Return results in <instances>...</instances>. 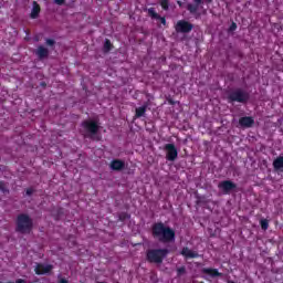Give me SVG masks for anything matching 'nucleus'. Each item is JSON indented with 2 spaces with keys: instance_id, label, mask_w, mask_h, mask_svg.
I'll use <instances>...</instances> for the list:
<instances>
[{
  "instance_id": "4",
  "label": "nucleus",
  "mask_w": 283,
  "mask_h": 283,
  "mask_svg": "<svg viewBox=\"0 0 283 283\" xmlns=\"http://www.w3.org/2000/svg\"><path fill=\"white\" fill-rule=\"evenodd\" d=\"M82 127H84L86 136H88V138H93V140H101V137L96 136V134L98 133V124H96V122H83Z\"/></svg>"
},
{
  "instance_id": "15",
  "label": "nucleus",
  "mask_w": 283,
  "mask_h": 283,
  "mask_svg": "<svg viewBox=\"0 0 283 283\" xmlns=\"http://www.w3.org/2000/svg\"><path fill=\"white\" fill-rule=\"evenodd\" d=\"M203 273L210 275V277H220V275H222V273L218 272L216 269H203Z\"/></svg>"
},
{
  "instance_id": "7",
  "label": "nucleus",
  "mask_w": 283,
  "mask_h": 283,
  "mask_svg": "<svg viewBox=\"0 0 283 283\" xmlns=\"http://www.w3.org/2000/svg\"><path fill=\"white\" fill-rule=\"evenodd\" d=\"M165 150L167 151V160L174 161L176 160V158H178V149H176V146L174 144H166Z\"/></svg>"
},
{
  "instance_id": "21",
  "label": "nucleus",
  "mask_w": 283,
  "mask_h": 283,
  "mask_svg": "<svg viewBox=\"0 0 283 283\" xmlns=\"http://www.w3.org/2000/svg\"><path fill=\"white\" fill-rule=\"evenodd\" d=\"M109 48H112V42H109V40H106L104 43L105 52H109Z\"/></svg>"
},
{
  "instance_id": "5",
  "label": "nucleus",
  "mask_w": 283,
  "mask_h": 283,
  "mask_svg": "<svg viewBox=\"0 0 283 283\" xmlns=\"http://www.w3.org/2000/svg\"><path fill=\"white\" fill-rule=\"evenodd\" d=\"M230 103H247L249 101V93L243 90H235L229 94Z\"/></svg>"
},
{
  "instance_id": "17",
  "label": "nucleus",
  "mask_w": 283,
  "mask_h": 283,
  "mask_svg": "<svg viewBox=\"0 0 283 283\" xmlns=\"http://www.w3.org/2000/svg\"><path fill=\"white\" fill-rule=\"evenodd\" d=\"M274 169H282L283 167V157H279L273 163Z\"/></svg>"
},
{
  "instance_id": "6",
  "label": "nucleus",
  "mask_w": 283,
  "mask_h": 283,
  "mask_svg": "<svg viewBox=\"0 0 283 283\" xmlns=\"http://www.w3.org/2000/svg\"><path fill=\"white\" fill-rule=\"evenodd\" d=\"M175 30H176V32H181L184 34H187V33L191 32V30H193V24H191L185 20H181V21L177 22Z\"/></svg>"
},
{
  "instance_id": "2",
  "label": "nucleus",
  "mask_w": 283,
  "mask_h": 283,
  "mask_svg": "<svg viewBox=\"0 0 283 283\" xmlns=\"http://www.w3.org/2000/svg\"><path fill=\"white\" fill-rule=\"evenodd\" d=\"M15 224V231H18V233H30V231H32V218L28 214H19Z\"/></svg>"
},
{
  "instance_id": "20",
  "label": "nucleus",
  "mask_w": 283,
  "mask_h": 283,
  "mask_svg": "<svg viewBox=\"0 0 283 283\" xmlns=\"http://www.w3.org/2000/svg\"><path fill=\"white\" fill-rule=\"evenodd\" d=\"M160 6L164 10H169V1L167 0H161Z\"/></svg>"
},
{
  "instance_id": "25",
  "label": "nucleus",
  "mask_w": 283,
  "mask_h": 283,
  "mask_svg": "<svg viewBox=\"0 0 283 283\" xmlns=\"http://www.w3.org/2000/svg\"><path fill=\"white\" fill-rule=\"evenodd\" d=\"M0 190L6 192V184L4 182H0Z\"/></svg>"
},
{
  "instance_id": "1",
  "label": "nucleus",
  "mask_w": 283,
  "mask_h": 283,
  "mask_svg": "<svg viewBox=\"0 0 283 283\" xmlns=\"http://www.w3.org/2000/svg\"><path fill=\"white\" fill-rule=\"evenodd\" d=\"M153 235L159 242H174L176 240V232L171 228L165 227L164 223L154 224Z\"/></svg>"
},
{
  "instance_id": "31",
  "label": "nucleus",
  "mask_w": 283,
  "mask_h": 283,
  "mask_svg": "<svg viewBox=\"0 0 283 283\" xmlns=\"http://www.w3.org/2000/svg\"><path fill=\"white\" fill-rule=\"evenodd\" d=\"M206 1H208V3H211L212 0H206Z\"/></svg>"
},
{
  "instance_id": "19",
  "label": "nucleus",
  "mask_w": 283,
  "mask_h": 283,
  "mask_svg": "<svg viewBox=\"0 0 283 283\" xmlns=\"http://www.w3.org/2000/svg\"><path fill=\"white\" fill-rule=\"evenodd\" d=\"M261 228L263 231H266L269 229V221L266 219L261 220Z\"/></svg>"
},
{
  "instance_id": "12",
  "label": "nucleus",
  "mask_w": 283,
  "mask_h": 283,
  "mask_svg": "<svg viewBox=\"0 0 283 283\" xmlns=\"http://www.w3.org/2000/svg\"><path fill=\"white\" fill-rule=\"evenodd\" d=\"M255 120L253 119V117H241L239 119V125L241 127H253Z\"/></svg>"
},
{
  "instance_id": "11",
  "label": "nucleus",
  "mask_w": 283,
  "mask_h": 283,
  "mask_svg": "<svg viewBox=\"0 0 283 283\" xmlns=\"http://www.w3.org/2000/svg\"><path fill=\"white\" fill-rule=\"evenodd\" d=\"M50 271H52V265L38 264L35 266L36 275H45V273H50Z\"/></svg>"
},
{
  "instance_id": "14",
  "label": "nucleus",
  "mask_w": 283,
  "mask_h": 283,
  "mask_svg": "<svg viewBox=\"0 0 283 283\" xmlns=\"http://www.w3.org/2000/svg\"><path fill=\"white\" fill-rule=\"evenodd\" d=\"M40 12H41V7L39 6V3H36V1H34L32 11H31V19H36Z\"/></svg>"
},
{
  "instance_id": "24",
  "label": "nucleus",
  "mask_w": 283,
  "mask_h": 283,
  "mask_svg": "<svg viewBox=\"0 0 283 283\" xmlns=\"http://www.w3.org/2000/svg\"><path fill=\"white\" fill-rule=\"evenodd\" d=\"M54 3H56L57 6H63V3H65V0H53Z\"/></svg>"
},
{
  "instance_id": "16",
  "label": "nucleus",
  "mask_w": 283,
  "mask_h": 283,
  "mask_svg": "<svg viewBox=\"0 0 283 283\" xmlns=\"http://www.w3.org/2000/svg\"><path fill=\"white\" fill-rule=\"evenodd\" d=\"M145 112H147V106L137 107L135 113L136 118H140L142 116H145Z\"/></svg>"
},
{
  "instance_id": "13",
  "label": "nucleus",
  "mask_w": 283,
  "mask_h": 283,
  "mask_svg": "<svg viewBox=\"0 0 283 283\" xmlns=\"http://www.w3.org/2000/svg\"><path fill=\"white\" fill-rule=\"evenodd\" d=\"M35 54L39 56V59H48L50 51L45 46L40 45L38 46Z\"/></svg>"
},
{
  "instance_id": "9",
  "label": "nucleus",
  "mask_w": 283,
  "mask_h": 283,
  "mask_svg": "<svg viewBox=\"0 0 283 283\" xmlns=\"http://www.w3.org/2000/svg\"><path fill=\"white\" fill-rule=\"evenodd\" d=\"M109 168L113 171H123V169H125V161L120 159H114L113 161H111Z\"/></svg>"
},
{
  "instance_id": "27",
  "label": "nucleus",
  "mask_w": 283,
  "mask_h": 283,
  "mask_svg": "<svg viewBox=\"0 0 283 283\" xmlns=\"http://www.w3.org/2000/svg\"><path fill=\"white\" fill-rule=\"evenodd\" d=\"M195 3H197V6H200V3H202L205 0H193Z\"/></svg>"
},
{
  "instance_id": "23",
  "label": "nucleus",
  "mask_w": 283,
  "mask_h": 283,
  "mask_svg": "<svg viewBox=\"0 0 283 283\" xmlns=\"http://www.w3.org/2000/svg\"><path fill=\"white\" fill-rule=\"evenodd\" d=\"M54 40H52V39H46V45H50V46H52V45H54Z\"/></svg>"
},
{
  "instance_id": "10",
  "label": "nucleus",
  "mask_w": 283,
  "mask_h": 283,
  "mask_svg": "<svg viewBox=\"0 0 283 283\" xmlns=\"http://www.w3.org/2000/svg\"><path fill=\"white\" fill-rule=\"evenodd\" d=\"M181 255H184V258H186L187 260H191L193 258H198L199 256L197 251H193V250H191L189 248H184L181 250Z\"/></svg>"
},
{
  "instance_id": "22",
  "label": "nucleus",
  "mask_w": 283,
  "mask_h": 283,
  "mask_svg": "<svg viewBox=\"0 0 283 283\" xmlns=\"http://www.w3.org/2000/svg\"><path fill=\"white\" fill-rule=\"evenodd\" d=\"M188 10L190 12H198V4L193 6V4H188Z\"/></svg>"
},
{
  "instance_id": "8",
  "label": "nucleus",
  "mask_w": 283,
  "mask_h": 283,
  "mask_svg": "<svg viewBox=\"0 0 283 283\" xmlns=\"http://www.w3.org/2000/svg\"><path fill=\"white\" fill-rule=\"evenodd\" d=\"M219 189L223 191V193H231L233 189H235V184L231 180L221 181L218 185Z\"/></svg>"
},
{
  "instance_id": "18",
  "label": "nucleus",
  "mask_w": 283,
  "mask_h": 283,
  "mask_svg": "<svg viewBox=\"0 0 283 283\" xmlns=\"http://www.w3.org/2000/svg\"><path fill=\"white\" fill-rule=\"evenodd\" d=\"M148 14H150V17H153L154 19H160V15L156 13V10H154V8L148 9Z\"/></svg>"
},
{
  "instance_id": "29",
  "label": "nucleus",
  "mask_w": 283,
  "mask_h": 283,
  "mask_svg": "<svg viewBox=\"0 0 283 283\" xmlns=\"http://www.w3.org/2000/svg\"><path fill=\"white\" fill-rule=\"evenodd\" d=\"M60 283H67V280H65V279H60Z\"/></svg>"
},
{
  "instance_id": "30",
  "label": "nucleus",
  "mask_w": 283,
  "mask_h": 283,
  "mask_svg": "<svg viewBox=\"0 0 283 283\" xmlns=\"http://www.w3.org/2000/svg\"><path fill=\"white\" fill-rule=\"evenodd\" d=\"M178 271L179 273H185V268H180Z\"/></svg>"
},
{
  "instance_id": "26",
  "label": "nucleus",
  "mask_w": 283,
  "mask_h": 283,
  "mask_svg": "<svg viewBox=\"0 0 283 283\" xmlns=\"http://www.w3.org/2000/svg\"><path fill=\"white\" fill-rule=\"evenodd\" d=\"M32 193H34L32 188L27 189V196H32Z\"/></svg>"
},
{
  "instance_id": "33",
  "label": "nucleus",
  "mask_w": 283,
  "mask_h": 283,
  "mask_svg": "<svg viewBox=\"0 0 283 283\" xmlns=\"http://www.w3.org/2000/svg\"><path fill=\"white\" fill-rule=\"evenodd\" d=\"M235 28V23L232 24Z\"/></svg>"
},
{
  "instance_id": "32",
  "label": "nucleus",
  "mask_w": 283,
  "mask_h": 283,
  "mask_svg": "<svg viewBox=\"0 0 283 283\" xmlns=\"http://www.w3.org/2000/svg\"><path fill=\"white\" fill-rule=\"evenodd\" d=\"M228 283H233V281H229Z\"/></svg>"
},
{
  "instance_id": "3",
  "label": "nucleus",
  "mask_w": 283,
  "mask_h": 283,
  "mask_svg": "<svg viewBox=\"0 0 283 283\" xmlns=\"http://www.w3.org/2000/svg\"><path fill=\"white\" fill-rule=\"evenodd\" d=\"M169 254L167 249H153L147 252V260L154 264H163V261Z\"/></svg>"
},
{
  "instance_id": "28",
  "label": "nucleus",
  "mask_w": 283,
  "mask_h": 283,
  "mask_svg": "<svg viewBox=\"0 0 283 283\" xmlns=\"http://www.w3.org/2000/svg\"><path fill=\"white\" fill-rule=\"evenodd\" d=\"M160 21H161L163 25H165V23H167V20H165V18H160Z\"/></svg>"
}]
</instances>
